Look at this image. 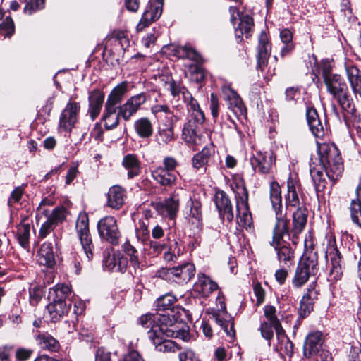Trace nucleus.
Here are the masks:
<instances>
[{
	"label": "nucleus",
	"instance_id": "680f3d73",
	"mask_svg": "<svg viewBox=\"0 0 361 361\" xmlns=\"http://www.w3.org/2000/svg\"><path fill=\"white\" fill-rule=\"evenodd\" d=\"M179 361H200L196 354L191 350L187 349L180 352L178 355Z\"/></svg>",
	"mask_w": 361,
	"mask_h": 361
},
{
	"label": "nucleus",
	"instance_id": "423d86ee",
	"mask_svg": "<svg viewBox=\"0 0 361 361\" xmlns=\"http://www.w3.org/2000/svg\"><path fill=\"white\" fill-rule=\"evenodd\" d=\"M318 270L316 254L311 252L309 255H304L296 267L292 279L293 286L295 288H301L307 282L310 276L317 274Z\"/></svg>",
	"mask_w": 361,
	"mask_h": 361
},
{
	"label": "nucleus",
	"instance_id": "bb28decb",
	"mask_svg": "<svg viewBox=\"0 0 361 361\" xmlns=\"http://www.w3.org/2000/svg\"><path fill=\"white\" fill-rule=\"evenodd\" d=\"M152 176L160 185L165 187H171L175 184L178 173L164 169L162 166H159L152 171Z\"/></svg>",
	"mask_w": 361,
	"mask_h": 361
},
{
	"label": "nucleus",
	"instance_id": "dca6fc26",
	"mask_svg": "<svg viewBox=\"0 0 361 361\" xmlns=\"http://www.w3.org/2000/svg\"><path fill=\"white\" fill-rule=\"evenodd\" d=\"M214 202L220 217L231 222L234 215L231 202L226 193L222 190L217 191L214 196Z\"/></svg>",
	"mask_w": 361,
	"mask_h": 361
},
{
	"label": "nucleus",
	"instance_id": "1a4fd4ad",
	"mask_svg": "<svg viewBox=\"0 0 361 361\" xmlns=\"http://www.w3.org/2000/svg\"><path fill=\"white\" fill-rule=\"evenodd\" d=\"M75 228L87 262L93 257V244L89 229V218L86 214H80Z\"/></svg>",
	"mask_w": 361,
	"mask_h": 361
},
{
	"label": "nucleus",
	"instance_id": "e433bc0d",
	"mask_svg": "<svg viewBox=\"0 0 361 361\" xmlns=\"http://www.w3.org/2000/svg\"><path fill=\"white\" fill-rule=\"evenodd\" d=\"M69 305L66 302H54L52 301L47 306V312L49 315L51 322H56L65 314H66L69 309Z\"/></svg>",
	"mask_w": 361,
	"mask_h": 361
},
{
	"label": "nucleus",
	"instance_id": "e2e57ef3",
	"mask_svg": "<svg viewBox=\"0 0 361 361\" xmlns=\"http://www.w3.org/2000/svg\"><path fill=\"white\" fill-rule=\"evenodd\" d=\"M219 101L216 94L212 93L210 95V110L214 118H216L219 116Z\"/></svg>",
	"mask_w": 361,
	"mask_h": 361
},
{
	"label": "nucleus",
	"instance_id": "4d7b16f0",
	"mask_svg": "<svg viewBox=\"0 0 361 361\" xmlns=\"http://www.w3.org/2000/svg\"><path fill=\"white\" fill-rule=\"evenodd\" d=\"M46 0H30L24 8V11L28 15L41 10L44 7Z\"/></svg>",
	"mask_w": 361,
	"mask_h": 361
},
{
	"label": "nucleus",
	"instance_id": "20e7f679",
	"mask_svg": "<svg viewBox=\"0 0 361 361\" xmlns=\"http://www.w3.org/2000/svg\"><path fill=\"white\" fill-rule=\"evenodd\" d=\"M322 75L328 93L341 107L355 120L359 118L354 99L350 94L344 79L338 74H331L329 67H324Z\"/></svg>",
	"mask_w": 361,
	"mask_h": 361
},
{
	"label": "nucleus",
	"instance_id": "72a5a7b5",
	"mask_svg": "<svg viewBox=\"0 0 361 361\" xmlns=\"http://www.w3.org/2000/svg\"><path fill=\"white\" fill-rule=\"evenodd\" d=\"M122 165L128 171V178H133L140 173V161L135 154H128L124 156Z\"/></svg>",
	"mask_w": 361,
	"mask_h": 361
},
{
	"label": "nucleus",
	"instance_id": "39448f33",
	"mask_svg": "<svg viewBox=\"0 0 361 361\" xmlns=\"http://www.w3.org/2000/svg\"><path fill=\"white\" fill-rule=\"evenodd\" d=\"M237 224L246 230L251 228L252 217L248 206V192L242 178L235 180Z\"/></svg>",
	"mask_w": 361,
	"mask_h": 361
},
{
	"label": "nucleus",
	"instance_id": "6e6d98bb",
	"mask_svg": "<svg viewBox=\"0 0 361 361\" xmlns=\"http://www.w3.org/2000/svg\"><path fill=\"white\" fill-rule=\"evenodd\" d=\"M175 269L174 267L171 268H161L157 270L155 276L163 280H165L169 282H175L176 283V276H175Z\"/></svg>",
	"mask_w": 361,
	"mask_h": 361
},
{
	"label": "nucleus",
	"instance_id": "09e8293b",
	"mask_svg": "<svg viewBox=\"0 0 361 361\" xmlns=\"http://www.w3.org/2000/svg\"><path fill=\"white\" fill-rule=\"evenodd\" d=\"M177 54L180 58L188 59L195 62H200L202 59L201 56L189 45L178 47Z\"/></svg>",
	"mask_w": 361,
	"mask_h": 361
},
{
	"label": "nucleus",
	"instance_id": "58836bf2",
	"mask_svg": "<svg viewBox=\"0 0 361 361\" xmlns=\"http://www.w3.org/2000/svg\"><path fill=\"white\" fill-rule=\"evenodd\" d=\"M189 221L198 231L202 227V204L197 200H191Z\"/></svg>",
	"mask_w": 361,
	"mask_h": 361
},
{
	"label": "nucleus",
	"instance_id": "412c9836",
	"mask_svg": "<svg viewBox=\"0 0 361 361\" xmlns=\"http://www.w3.org/2000/svg\"><path fill=\"white\" fill-rule=\"evenodd\" d=\"M257 51V66L262 69L266 66L271 53V45L265 32H262L259 36Z\"/></svg>",
	"mask_w": 361,
	"mask_h": 361
},
{
	"label": "nucleus",
	"instance_id": "a878e982",
	"mask_svg": "<svg viewBox=\"0 0 361 361\" xmlns=\"http://www.w3.org/2000/svg\"><path fill=\"white\" fill-rule=\"evenodd\" d=\"M328 257L330 258L331 265L328 280L331 282H335L340 280L343 275L341 265V255L337 249H334L329 253Z\"/></svg>",
	"mask_w": 361,
	"mask_h": 361
},
{
	"label": "nucleus",
	"instance_id": "0e129e2a",
	"mask_svg": "<svg viewBox=\"0 0 361 361\" xmlns=\"http://www.w3.org/2000/svg\"><path fill=\"white\" fill-rule=\"evenodd\" d=\"M163 164L164 166H162V169L171 171H176L175 169L178 166V162L175 158L169 156L164 157Z\"/></svg>",
	"mask_w": 361,
	"mask_h": 361
},
{
	"label": "nucleus",
	"instance_id": "de8ad7c7",
	"mask_svg": "<svg viewBox=\"0 0 361 361\" xmlns=\"http://www.w3.org/2000/svg\"><path fill=\"white\" fill-rule=\"evenodd\" d=\"M123 251L129 257L130 263L136 269L140 267V259L137 250L129 242L122 245Z\"/></svg>",
	"mask_w": 361,
	"mask_h": 361
},
{
	"label": "nucleus",
	"instance_id": "ddd939ff",
	"mask_svg": "<svg viewBox=\"0 0 361 361\" xmlns=\"http://www.w3.org/2000/svg\"><path fill=\"white\" fill-rule=\"evenodd\" d=\"M146 101L147 94L145 92H141L129 97L124 104L119 106L121 116L125 121H128L137 112Z\"/></svg>",
	"mask_w": 361,
	"mask_h": 361
},
{
	"label": "nucleus",
	"instance_id": "864d4df0",
	"mask_svg": "<svg viewBox=\"0 0 361 361\" xmlns=\"http://www.w3.org/2000/svg\"><path fill=\"white\" fill-rule=\"evenodd\" d=\"M228 107L237 116H242L245 112V107L239 95L229 101Z\"/></svg>",
	"mask_w": 361,
	"mask_h": 361
},
{
	"label": "nucleus",
	"instance_id": "393cba45",
	"mask_svg": "<svg viewBox=\"0 0 361 361\" xmlns=\"http://www.w3.org/2000/svg\"><path fill=\"white\" fill-rule=\"evenodd\" d=\"M307 219V210L305 207H298L293 214V243L295 244V238L305 228Z\"/></svg>",
	"mask_w": 361,
	"mask_h": 361
},
{
	"label": "nucleus",
	"instance_id": "a19ab883",
	"mask_svg": "<svg viewBox=\"0 0 361 361\" xmlns=\"http://www.w3.org/2000/svg\"><path fill=\"white\" fill-rule=\"evenodd\" d=\"M70 293L71 289L68 286L59 283L49 289L48 297L54 302H66Z\"/></svg>",
	"mask_w": 361,
	"mask_h": 361
},
{
	"label": "nucleus",
	"instance_id": "a18cd8bd",
	"mask_svg": "<svg viewBox=\"0 0 361 361\" xmlns=\"http://www.w3.org/2000/svg\"><path fill=\"white\" fill-rule=\"evenodd\" d=\"M276 334L279 341L276 348L282 353H284L290 357L292 356L293 354V344L285 335L284 331H276Z\"/></svg>",
	"mask_w": 361,
	"mask_h": 361
},
{
	"label": "nucleus",
	"instance_id": "603ef678",
	"mask_svg": "<svg viewBox=\"0 0 361 361\" xmlns=\"http://www.w3.org/2000/svg\"><path fill=\"white\" fill-rule=\"evenodd\" d=\"M176 301V298L171 294H166L159 297L156 302V307L158 310L170 309Z\"/></svg>",
	"mask_w": 361,
	"mask_h": 361
},
{
	"label": "nucleus",
	"instance_id": "c85d7f7f",
	"mask_svg": "<svg viewBox=\"0 0 361 361\" xmlns=\"http://www.w3.org/2000/svg\"><path fill=\"white\" fill-rule=\"evenodd\" d=\"M174 140L173 124L172 123L161 124L155 135L156 142L160 146H164Z\"/></svg>",
	"mask_w": 361,
	"mask_h": 361
},
{
	"label": "nucleus",
	"instance_id": "4be33fe9",
	"mask_svg": "<svg viewBox=\"0 0 361 361\" xmlns=\"http://www.w3.org/2000/svg\"><path fill=\"white\" fill-rule=\"evenodd\" d=\"M104 100V94L102 90L95 89L90 92L88 112L92 120H94L100 114Z\"/></svg>",
	"mask_w": 361,
	"mask_h": 361
},
{
	"label": "nucleus",
	"instance_id": "9b49d317",
	"mask_svg": "<svg viewBox=\"0 0 361 361\" xmlns=\"http://www.w3.org/2000/svg\"><path fill=\"white\" fill-rule=\"evenodd\" d=\"M180 200L178 194L173 192L164 201L152 202V206L161 216L173 219L179 210Z\"/></svg>",
	"mask_w": 361,
	"mask_h": 361
},
{
	"label": "nucleus",
	"instance_id": "bf43d9fd",
	"mask_svg": "<svg viewBox=\"0 0 361 361\" xmlns=\"http://www.w3.org/2000/svg\"><path fill=\"white\" fill-rule=\"evenodd\" d=\"M254 294L257 298V305H260L264 301L265 298V290L262 288V284L259 283H255L253 285Z\"/></svg>",
	"mask_w": 361,
	"mask_h": 361
},
{
	"label": "nucleus",
	"instance_id": "2eb2a0df",
	"mask_svg": "<svg viewBox=\"0 0 361 361\" xmlns=\"http://www.w3.org/2000/svg\"><path fill=\"white\" fill-rule=\"evenodd\" d=\"M274 161L272 154L267 152L257 151L250 159V164L254 171L262 174L269 173Z\"/></svg>",
	"mask_w": 361,
	"mask_h": 361
},
{
	"label": "nucleus",
	"instance_id": "774afa93",
	"mask_svg": "<svg viewBox=\"0 0 361 361\" xmlns=\"http://www.w3.org/2000/svg\"><path fill=\"white\" fill-rule=\"evenodd\" d=\"M95 361H111V353L103 348H98L95 354Z\"/></svg>",
	"mask_w": 361,
	"mask_h": 361
},
{
	"label": "nucleus",
	"instance_id": "ea45409f",
	"mask_svg": "<svg viewBox=\"0 0 361 361\" xmlns=\"http://www.w3.org/2000/svg\"><path fill=\"white\" fill-rule=\"evenodd\" d=\"M253 26L254 23L252 17L248 15L241 16L238 27L235 29V36L238 41H241L243 34H245L246 38H248L251 35Z\"/></svg>",
	"mask_w": 361,
	"mask_h": 361
},
{
	"label": "nucleus",
	"instance_id": "f257e3e1",
	"mask_svg": "<svg viewBox=\"0 0 361 361\" xmlns=\"http://www.w3.org/2000/svg\"><path fill=\"white\" fill-rule=\"evenodd\" d=\"M269 196L272 208L275 212L276 224L273 231L271 245L277 252V258L280 263L292 264L294 258V250L284 238L290 239L288 220L286 210L282 206V197L280 185L272 181L270 183Z\"/></svg>",
	"mask_w": 361,
	"mask_h": 361
},
{
	"label": "nucleus",
	"instance_id": "a211bd4d",
	"mask_svg": "<svg viewBox=\"0 0 361 361\" xmlns=\"http://www.w3.org/2000/svg\"><path fill=\"white\" fill-rule=\"evenodd\" d=\"M317 295L314 283L310 284L307 293L302 296L300 300L298 312L301 317H307L313 310L314 302L317 299Z\"/></svg>",
	"mask_w": 361,
	"mask_h": 361
},
{
	"label": "nucleus",
	"instance_id": "3c124183",
	"mask_svg": "<svg viewBox=\"0 0 361 361\" xmlns=\"http://www.w3.org/2000/svg\"><path fill=\"white\" fill-rule=\"evenodd\" d=\"M276 310L275 307L272 305H266L264 307V316L267 319V322H271L274 326H275V331H283V329L281 327V323L279 320L277 319L276 316Z\"/></svg>",
	"mask_w": 361,
	"mask_h": 361
},
{
	"label": "nucleus",
	"instance_id": "f704fd0d",
	"mask_svg": "<svg viewBox=\"0 0 361 361\" xmlns=\"http://www.w3.org/2000/svg\"><path fill=\"white\" fill-rule=\"evenodd\" d=\"M352 222L361 229V186L356 189V198L352 200L350 207Z\"/></svg>",
	"mask_w": 361,
	"mask_h": 361
},
{
	"label": "nucleus",
	"instance_id": "c03bdc74",
	"mask_svg": "<svg viewBox=\"0 0 361 361\" xmlns=\"http://www.w3.org/2000/svg\"><path fill=\"white\" fill-rule=\"evenodd\" d=\"M214 152L212 146L205 147L202 150L196 154L192 159V165L199 169L204 167L209 161L211 155Z\"/></svg>",
	"mask_w": 361,
	"mask_h": 361
},
{
	"label": "nucleus",
	"instance_id": "49530a36",
	"mask_svg": "<svg viewBox=\"0 0 361 361\" xmlns=\"http://www.w3.org/2000/svg\"><path fill=\"white\" fill-rule=\"evenodd\" d=\"M30 224L21 221L17 227V238L21 247L26 249L29 247Z\"/></svg>",
	"mask_w": 361,
	"mask_h": 361
},
{
	"label": "nucleus",
	"instance_id": "338daca9",
	"mask_svg": "<svg viewBox=\"0 0 361 361\" xmlns=\"http://www.w3.org/2000/svg\"><path fill=\"white\" fill-rule=\"evenodd\" d=\"M157 39V35L155 34L154 31L147 34L142 39V44L146 48H150L155 44Z\"/></svg>",
	"mask_w": 361,
	"mask_h": 361
},
{
	"label": "nucleus",
	"instance_id": "b1692460",
	"mask_svg": "<svg viewBox=\"0 0 361 361\" xmlns=\"http://www.w3.org/2000/svg\"><path fill=\"white\" fill-rule=\"evenodd\" d=\"M36 257L40 265L48 268L53 267L56 260L51 243H44L38 250Z\"/></svg>",
	"mask_w": 361,
	"mask_h": 361
},
{
	"label": "nucleus",
	"instance_id": "473e14b6",
	"mask_svg": "<svg viewBox=\"0 0 361 361\" xmlns=\"http://www.w3.org/2000/svg\"><path fill=\"white\" fill-rule=\"evenodd\" d=\"M300 185L299 181L293 178H289L287 180V194L286 195V203L287 206L297 207L300 204L298 192Z\"/></svg>",
	"mask_w": 361,
	"mask_h": 361
},
{
	"label": "nucleus",
	"instance_id": "c9c22d12",
	"mask_svg": "<svg viewBox=\"0 0 361 361\" xmlns=\"http://www.w3.org/2000/svg\"><path fill=\"white\" fill-rule=\"evenodd\" d=\"M128 92V83L123 82L116 85L107 97L106 105L118 106Z\"/></svg>",
	"mask_w": 361,
	"mask_h": 361
},
{
	"label": "nucleus",
	"instance_id": "f8f14e48",
	"mask_svg": "<svg viewBox=\"0 0 361 361\" xmlns=\"http://www.w3.org/2000/svg\"><path fill=\"white\" fill-rule=\"evenodd\" d=\"M163 4L164 0H149L147 9L137 25V31H142L160 17L162 13Z\"/></svg>",
	"mask_w": 361,
	"mask_h": 361
},
{
	"label": "nucleus",
	"instance_id": "c756f323",
	"mask_svg": "<svg viewBox=\"0 0 361 361\" xmlns=\"http://www.w3.org/2000/svg\"><path fill=\"white\" fill-rule=\"evenodd\" d=\"M307 121L312 133L318 138L324 135V128L315 109L309 108L306 112Z\"/></svg>",
	"mask_w": 361,
	"mask_h": 361
},
{
	"label": "nucleus",
	"instance_id": "79ce46f5",
	"mask_svg": "<svg viewBox=\"0 0 361 361\" xmlns=\"http://www.w3.org/2000/svg\"><path fill=\"white\" fill-rule=\"evenodd\" d=\"M200 124L194 123L193 120L189 119L183 126L182 130V138L188 143L197 145L198 137L196 132V127Z\"/></svg>",
	"mask_w": 361,
	"mask_h": 361
},
{
	"label": "nucleus",
	"instance_id": "052dcab7",
	"mask_svg": "<svg viewBox=\"0 0 361 361\" xmlns=\"http://www.w3.org/2000/svg\"><path fill=\"white\" fill-rule=\"evenodd\" d=\"M149 253L153 256H158L166 247L164 243H160L157 241H149Z\"/></svg>",
	"mask_w": 361,
	"mask_h": 361
},
{
	"label": "nucleus",
	"instance_id": "5fc2aeb1",
	"mask_svg": "<svg viewBox=\"0 0 361 361\" xmlns=\"http://www.w3.org/2000/svg\"><path fill=\"white\" fill-rule=\"evenodd\" d=\"M0 32L6 37H11L15 32V25L12 18L6 16L0 23Z\"/></svg>",
	"mask_w": 361,
	"mask_h": 361
},
{
	"label": "nucleus",
	"instance_id": "aec40b11",
	"mask_svg": "<svg viewBox=\"0 0 361 361\" xmlns=\"http://www.w3.org/2000/svg\"><path fill=\"white\" fill-rule=\"evenodd\" d=\"M345 71L353 93L361 99V71L353 64H347Z\"/></svg>",
	"mask_w": 361,
	"mask_h": 361
},
{
	"label": "nucleus",
	"instance_id": "6ab92c4d",
	"mask_svg": "<svg viewBox=\"0 0 361 361\" xmlns=\"http://www.w3.org/2000/svg\"><path fill=\"white\" fill-rule=\"evenodd\" d=\"M323 343L322 334L320 331H314L308 334L306 337L303 350L306 357H311L318 353Z\"/></svg>",
	"mask_w": 361,
	"mask_h": 361
},
{
	"label": "nucleus",
	"instance_id": "2f4dec72",
	"mask_svg": "<svg viewBox=\"0 0 361 361\" xmlns=\"http://www.w3.org/2000/svg\"><path fill=\"white\" fill-rule=\"evenodd\" d=\"M176 283L180 284L187 283L195 275V268L192 263H185L174 267Z\"/></svg>",
	"mask_w": 361,
	"mask_h": 361
},
{
	"label": "nucleus",
	"instance_id": "37998d69",
	"mask_svg": "<svg viewBox=\"0 0 361 361\" xmlns=\"http://www.w3.org/2000/svg\"><path fill=\"white\" fill-rule=\"evenodd\" d=\"M37 343L43 349L56 352L59 349V343L52 336L48 334H39L36 337Z\"/></svg>",
	"mask_w": 361,
	"mask_h": 361
},
{
	"label": "nucleus",
	"instance_id": "cd10ccee",
	"mask_svg": "<svg viewBox=\"0 0 361 361\" xmlns=\"http://www.w3.org/2000/svg\"><path fill=\"white\" fill-rule=\"evenodd\" d=\"M120 107L104 104L102 121L106 130L115 128L119 123Z\"/></svg>",
	"mask_w": 361,
	"mask_h": 361
},
{
	"label": "nucleus",
	"instance_id": "69168bd1",
	"mask_svg": "<svg viewBox=\"0 0 361 361\" xmlns=\"http://www.w3.org/2000/svg\"><path fill=\"white\" fill-rule=\"evenodd\" d=\"M123 361H145L141 354L135 350H129L123 358Z\"/></svg>",
	"mask_w": 361,
	"mask_h": 361
},
{
	"label": "nucleus",
	"instance_id": "4468645a",
	"mask_svg": "<svg viewBox=\"0 0 361 361\" xmlns=\"http://www.w3.org/2000/svg\"><path fill=\"white\" fill-rule=\"evenodd\" d=\"M79 111L78 103L69 102L61 114L59 128L65 131H71L77 121Z\"/></svg>",
	"mask_w": 361,
	"mask_h": 361
},
{
	"label": "nucleus",
	"instance_id": "7c9ffc66",
	"mask_svg": "<svg viewBox=\"0 0 361 361\" xmlns=\"http://www.w3.org/2000/svg\"><path fill=\"white\" fill-rule=\"evenodd\" d=\"M126 197V190L121 186L114 185L109 188L107 193L108 206L118 209L124 204Z\"/></svg>",
	"mask_w": 361,
	"mask_h": 361
},
{
	"label": "nucleus",
	"instance_id": "f03ea898",
	"mask_svg": "<svg viewBox=\"0 0 361 361\" xmlns=\"http://www.w3.org/2000/svg\"><path fill=\"white\" fill-rule=\"evenodd\" d=\"M319 164H310V173L317 193L324 190L326 181L325 176L336 181L343 171V164L339 151L334 144L323 143L318 145Z\"/></svg>",
	"mask_w": 361,
	"mask_h": 361
},
{
	"label": "nucleus",
	"instance_id": "4c0bfd02",
	"mask_svg": "<svg viewBox=\"0 0 361 361\" xmlns=\"http://www.w3.org/2000/svg\"><path fill=\"white\" fill-rule=\"evenodd\" d=\"M134 129L138 137L142 139H148L153 135L152 123L146 117L136 120L134 123Z\"/></svg>",
	"mask_w": 361,
	"mask_h": 361
},
{
	"label": "nucleus",
	"instance_id": "9d476101",
	"mask_svg": "<svg viewBox=\"0 0 361 361\" xmlns=\"http://www.w3.org/2000/svg\"><path fill=\"white\" fill-rule=\"evenodd\" d=\"M97 230L100 238L111 243L118 245L121 233L118 229L116 219L111 216H106L97 223Z\"/></svg>",
	"mask_w": 361,
	"mask_h": 361
},
{
	"label": "nucleus",
	"instance_id": "5701e85b",
	"mask_svg": "<svg viewBox=\"0 0 361 361\" xmlns=\"http://www.w3.org/2000/svg\"><path fill=\"white\" fill-rule=\"evenodd\" d=\"M194 288L202 297L207 298L214 290H218L219 286L210 277L204 274H199Z\"/></svg>",
	"mask_w": 361,
	"mask_h": 361
},
{
	"label": "nucleus",
	"instance_id": "f3484780",
	"mask_svg": "<svg viewBox=\"0 0 361 361\" xmlns=\"http://www.w3.org/2000/svg\"><path fill=\"white\" fill-rule=\"evenodd\" d=\"M183 100L190 112V119L193 120L194 123L202 124L205 120L204 114L200 107L196 99H195L188 90L183 93Z\"/></svg>",
	"mask_w": 361,
	"mask_h": 361
},
{
	"label": "nucleus",
	"instance_id": "7ed1b4c3",
	"mask_svg": "<svg viewBox=\"0 0 361 361\" xmlns=\"http://www.w3.org/2000/svg\"><path fill=\"white\" fill-rule=\"evenodd\" d=\"M160 322L147 331L148 338L153 343L157 351L161 353H176L180 346L176 342L168 340L166 337L180 338L188 341V327L184 324H175L169 317H161Z\"/></svg>",
	"mask_w": 361,
	"mask_h": 361
},
{
	"label": "nucleus",
	"instance_id": "0eeeda50",
	"mask_svg": "<svg viewBox=\"0 0 361 361\" xmlns=\"http://www.w3.org/2000/svg\"><path fill=\"white\" fill-rule=\"evenodd\" d=\"M66 209L56 207L51 212L48 209H39V214H36L37 224L42 222L39 231V238H46L54 229L66 219Z\"/></svg>",
	"mask_w": 361,
	"mask_h": 361
},
{
	"label": "nucleus",
	"instance_id": "8fccbe9b",
	"mask_svg": "<svg viewBox=\"0 0 361 361\" xmlns=\"http://www.w3.org/2000/svg\"><path fill=\"white\" fill-rule=\"evenodd\" d=\"M167 317L164 314H159L154 316L152 314H146L141 316L138 319V323L145 329H149L153 327L155 324H158L160 322L161 317Z\"/></svg>",
	"mask_w": 361,
	"mask_h": 361
},
{
	"label": "nucleus",
	"instance_id": "13d9d810",
	"mask_svg": "<svg viewBox=\"0 0 361 361\" xmlns=\"http://www.w3.org/2000/svg\"><path fill=\"white\" fill-rule=\"evenodd\" d=\"M274 329H275V326L271 322H264L260 327L262 336L270 341L274 336Z\"/></svg>",
	"mask_w": 361,
	"mask_h": 361
},
{
	"label": "nucleus",
	"instance_id": "6e6552de",
	"mask_svg": "<svg viewBox=\"0 0 361 361\" xmlns=\"http://www.w3.org/2000/svg\"><path fill=\"white\" fill-rule=\"evenodd\" d=\"M216 307L217 310L213 313L212 317L216 323L224 329L226 335L233 341L235 337L234 322L233 319L227 315L224 297L220 292L216 298Z\"/></svg>",
	"mask_w": 361,
	"mask_h": 361
}]
</instances>
